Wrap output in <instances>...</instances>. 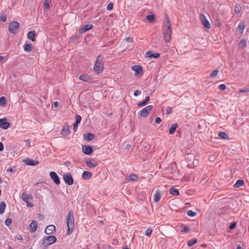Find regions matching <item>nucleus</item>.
I'll return each instance as SVG.
<instances>
[{"mask_svg": "<svg viewBox=\"0 0 249 249\" xmlns=\"http://www.w3.org/2000/svg\"><path fill=\"white\" fill-rule=\"evenodd\" d=\"M160 56V53H153L151 51H147L145 53V57L148 58H157Z\"/></svg>", "mask_w": 249, "mask_h": 249, "instance_id": "a211bd4d", "label": "nucleus"}, {"mask_svg": "<svg viewBox=\"0 0 249 249\" xmlns=\"http://www.w3.org/2000/svg\"><path fill=\"white\" fill-rule=\"evenodd\" d=\"M0 20L2 22H5L6 20V17L4 14L1 15L0 17Z\"/></svg>", "mask_w": 249, "mask_h": 249, "instance_id": "5fc2aeb1", "label": "nucleus"}, {"mask_svg": "<svg viewBox=\"0 0 249 249\" xmlns=\"http://www.w3.org/2000/svg\"><path fill=\"white\" fill-rule=\"evenodd\" d=\"M6 205L4 202H1V203H0V214H2L3 213H4L6 208Z\"/></svg>", "mask_w": 249, "mask_h": 249, "instance_id": "c756f323", "label": "nucleus"}, {"mask_svg": "<svg viewBox=\"0 0 249 249\" xmlns=\"http://www.w3.org/2000/svg\"><path fill=\"white\" fill-rule=\"evenodd\" d=\"M161 121V119L159 117H157L156 118H155V122L157 124H160Z\"/></svg>", "mask_w": 249, "mask_h": 249, "instance_id": "13d9d810", "label": "nucleus"}, {"mask_svg": "<svg viewBox=\"0 0 249 249\" xmlns=\"http://www.w3.org/2000/svg\"><path fill=\"white\" fill-rule=\"evenodd\" d=\"M85 140L86 141H90L94 139V136L91 133H88L84 135Z\"/></svg>", "mask_w": 249, "mask_h": 249, "instance_id": "393cba45", "label": "nucleus"}, {"mask_svg": "<svg viewBox=\"0 0 249 249\" xmlns=\"http://www.w3.org/2000/svg\"><path fill=\"white\" fill-rule=\"evenodd\" d=\"M6 104V99L5 97L2 96L0 98V105L4 106Z\"/></svg>", "mask_w": 249, "mask_h": 249, "instance_id": "e433bc0d", "label": "nucleus"}, {"mask_svg": "<svg viewBox=\"0 0 249 249\" xmlns=\"http://www.w3.org/2000/svg\"><path fill=\"white\" fill-rule=\"evenodd\" d=\"M53 106L55 107H58L59 106V103L58 102L56 101V102H54V103H53Z\"/></svg>", "mask_w": 249, "mask_h": 249, "instance_id": "0e129e2a", "label": "nucleus"}, {"mask_svg": "<svg viewBox=\"0 0 249 249\" xmlns=\"http://www.w3.org/2000/svg\"><path fill=\"white\" fill-rule=\"evenodd\" d=\"M130 147H131V145L129 144H127L125 146V148L126 149H129Z\"/></svg>", "mask_w": 249, "mask_h": 249, "instance_id": "69168bd1", "label": "nucleus"}, {"mask_svg": "<svg viewBox=\"0 0 249 249\" xmlns=\"http://www.w3.org/2000/svg\"><path fill=\"white\" fill-rule=\"evenodd\" d=\"M56 238L54 236L50 235L45 237L43 239L42 244L44 247H47L56 241Z\"/></svg>", "mask_w": 249, "mask_h": 249, "instance_id": "7ed1b4c3", "label": "nucleus"}, {"mask_svg": "<svg viewBox=\"0 0 249 249\" xmlns=\"http://www.w3.org/2000/svg\"><path fill=\"white\" fill-rule=\"evenodd\" d=\"M19 27V24L18 21H13L8 26V31L10 33L15 34L17 33V30Z\"/></svg>", "mask_w": 249, "mask_h": 249, "instance_id": "20e7f679", "label": "nucleus"}, {"mask_svg": "<svg viewBox=\"0 0 249 249\" xmlns=\"http://www.w3.org/2000/svg\"><path fill=\"white\" fill-rule=\"evenodd\" d=\"M187 214L188 216L191 217H194L196 215V212H193L192 210H188L187 212Z\"/></svg>", "mask_w": 249, "mask_h": 249, "instance_id": "ea45409f", "label": "nucleus"}, {"mask_svg": "<svg viewBox=\"0 0 249 249\" xmlns=\"http://www.w3.org/2000/svg\"><path fill=\"white\" fill-rule=\"evenodd\" d=\"M166 22L163 27L162 33L164 40L169 42L171 40L172 30L170 21L167 15H166Z\"/></svg>", "mask_w": 249, "mask_h": 249, "instance_id": "f257e3e1", "label": "nucleus"}, {"mask_svg": "<svg viewBox=\"0 0 249 249\" xmlns=\"http://www.w3.org/2000/svg\"><path fill=\"white\" fill-rule=\"evenodd\" d=\"M244 185V181L243 179H238L236 183L233 185V188H238Z\"/></svg>", "mask_w": 249, "mask_h": 249, "instance_id": "5701e85b", "label": "nucleus"}, {"mask_svg": "<svg viewBox=\"0 0 249 249\" xmlns=\"http://www.w3.org/2000/svg\"><path fill=\"white\" fill-rule=\"evenodd\" d=\"M153 230L151 228H147L145 231V235L150 237L152 233Z\"/></svg>", "mask_w": 249, "mask_h": 249, "instance_id": "a19ab883", "label": "nucleus"}, {"mask_svg": "<svg viewBox=\"0 0 249 249\" xmlns=\"http://www.w3.org/2000/svg\"><path fill=\"white\" fill-rule=\"evenodd\" d=\"M78 124L77 123H75L74 124H73V130L74 132H76L77 130V127H78Z\"/></svg>", "mask_w": 249, "mask_h": 249, "instance_id": "bf43d9fd", "label": "nucleus"}, {"mask_svg": "<svg viewBox=\"0 0 249 249\" xmlns=\"http://www.w3.org/2000/svg\"><path fill=\"white\" fill-rule=\"evenodd\" d=\"M93 28V25L91 24H86L84 25L80 28L79 32L80 34H82L84 33L87 32Z\"/></svg>", "mask_w": 249, "mask_h": 249, "instance_id": "4468645a", "label": "nucleus"}, {"mask_svg": "<svg viewBox=\"0 0 249 249\" xmlns=\"http://www.w3.org/2000/svg\"><path fill=\"white\" fill-rule=\"evenodd\" d=\"M50 176L51 179H53L54 183L56 185H59L60 183L59 178L55 172L51 171L50 173Z\"/></svg>", "mask_w": 249, "mask_h": 249, "instance_id": "9b49d317", "label": "nucleus"}, {"mask_svg": "<svg viewBox=\"0 0 249 249\" xmlns=\"http://www.w3.org/2000/svg\"><path fill=\"white\" fill-rule=\"evenodd\" d=\"M55 227L53 225L48 226L45 230V233L46 234L50 235L55 231Z\"/></svg>", "mask_w": 249, "mask_h": 249, "instance_id": "ddd939ff", "label": "nucleus"}, {"mask_svg": "<svg viewBox=\"0 0 249 249\" xmlns=\"http://www.w3.org/2000/svg\"><path fill=\"white\" fill-rule=\"evenodd\" d=\"M146 18L149 21H153L154 19V16L153 15H149L146 16Z\"/></svg>", "mask_w": 249, "mask_h": 249, "instance_id": "de8ad7c7", "label": "nucleus"}, {"mask_svg": "<svg viewBox=\"0 0 249 249\" xmlns=\"http://www.w3.org/2000/svg\"><path fill=\"white\" fill-rule=\"evenodd\" d=\"M7 171L8 172H13V169L11 167H9L7 169Z\"/></svg>", "mask_w": 249, "mask_h": 249, "instance_id": "338daca9", "label": "nucleus"}, {"mask_svg": "<svg viewBox=\"0 0 249 249\" xmlns=\"http://www.w3.org/2000/svg\"><path fill=\"white\" fill-rule=\"evenodd\" d=\"M82 152L86 155L91 156L93 153L92 147L89 145H84L82 148Z\"/></svg>", "mask_w": 249, "mask_h": 249, "instance_id": "1a4fd4ad", "label": "nucleus"}, {"mask_svg": "<svg viewBox=\"0 0 249 249\" xmlns=\"http://www.w3.org/2000/svg\"><path fill=\"white\" fill-rule=\"evenodd\" d=\"M63 179L66 183L69 185H71L73 183V179L70 173L63 175Z\"/></svg>", "mask_w": 249, "mask_h": 249, "instance_id": "6e6552de", "label": "nucleus"}, {"mask_svg": "<svg viewBox=\"0 0 249 249\" xmlns=\"http://www.w3.org/2000/svg\"><path fill=\"white\" fill-rule=\"evenodd\" d=\"M219 71L218 70H215L213 71L210 75V77L212 78L215 77L218 74Z\"/></svg>", "mask_w": 249, "mask_h": 249, "instance_id": "c03bdc74", "label": "nucleus"}, {"mask_svg": "<svg viewBox=\"0 0 249 249\" xmlns=\"http://www.w3.org/2000/svg\"><path fill=\"white\" fill-rule=\"evenodd\" d=\"M23 48L25 51L29 52L32 50V45L31 44H25L23 46Z\"/></svg>", "mask_w": 249, "mask_h": 249, "instance_id": "473e14b6", "label": "nucleus"}, {"mask_svg": "<svg viewBox=\"0 0 249 249\" xmlns=\"http://www.w3.org/2000/svg\"><path fill=\"white\" fill-rule=\"evenodd\" d=\"M21 197L23 200L26 202L27 207L31 208L33 206V204L31 202H30V200L32 199V196L31 195H28L23 193L22 194Z\"/></svg>", "mask_w": 249, "mask_h": 249, "instance_id": "39448f33", "label": "nucleus"}, {"mask_svg": "<svg viewBox=\"0 0 249 249\" xmlns=\"http://www.w3.org/2000/svg\"><path fill=\"white\" fill-rule=\"evenodd\" d=\"M104 69V65L103 63L95 62L93 69L95 73L99 74L101 73Z\"/></svg>", "mask_w": 249, "mask_h": 249, "instance_id": "9d476101", "label": "nucleus"}, {"mask_svg": "<svg viewBox=\"0 0 249 249\" xmlns=\"http://www.w3.org/2000/svg\"><path fill=\"white\" fill-rule=\"evenodd\" d=\"M239 92H249V86H247L242 89H240Z\"/></svg>", "mask_w": 249, "mask_h": 249, "instance_id": "37998d69", "label": "nucleus"}, {"mask_svg": "<svg viewBox=\"0 0 249 249\" xmlns=\"http://www.w3.org/2000/svg\"><path fill=\"white\" fill-rule=\"evenodd\" d=\"M196 238H193L188 241V246L189 247H192L197 243Z\"/></svg>", "mask_w": 249, "mask_h": 249, "instance_id": "2f4dec72", "label": "nucleus"}, {"mask_svg": "<svg viewBox=\"0 0 249 249\" xmlns=\"http://www.w3.org/2000/svg\"><path fill=\"white\" fill-rule=\"evenodd\" d=\"M161 198V192L157 191L156 194L154 195V200L155 202H158L160 201Z\"/></svg>", "mask_w": 249, "mask_h": 249, "instance_id": "b1692460", "label": "nucleus"}, {"mask_svg": "<svg viewBox=\"0 0 249 249\" xmlns=\"http://www.w3.org/2000/svg\"><path fill=\"white\" fill-rule=\"evenodd\" d=\"M24 162L26 163V164L31 166H35L38 164L39 163L38 160H34L29 158H27L26 160H25Z\"/></svg>", "mask_w": 249, "mask_h": 249, "instance_id": "dca6fc26", "label": "nucleus"}, {"mask_svg": "<svg viewBox=\"0 0 249 249\" xmlns=\"http://www.w3.org/2000/svg\"><path fill=\"white\" fill-rule=\"evenodd\" d=\"M10 123L7 122L6 118L0 119V127L3 129H6L10 126Z\"/></svg>", "mask_w": 249, "mask_h": 249, "instance_id": "f8f14e48", "label": "nucleus"}, {"mask_svg": "<svg viewBox=\"0 0 249 249\" xmlns=\"http://www.w3.org/2000/svg\"><path fill=\"white\" fill-rule=\"evenodd\" d=\"M36 33L35 31H30L27 34L28 38L32 41L35 40V38L36 36Z\"/></svg>", "mask_w": 249, "mask_h": 249, "instance_id": "4be33fe9", "label": "nucleus"}, {"mask_svg": "<svg viewBox=\"0 0 249 249\" xmlns=\"http://www.w3.org/2000/svg\"><path fill=\"white\" fill-rule=\"evenodd\" d=\"M236 249H243L240 245L237 246Z\"/></svg>", "mask_w": 249, "mask_h": 249, "instance_id": "774afa93", "label": "nucleus"}, {"mask_svg": "<svg viewBox=\"0 0 249 249\" xmlns=\"http://www.w3.org/2000/svg\"><path fill=\"white\" fill-rule=\"evenodd\" d=\"M149 101V96H147L145 98V99L143 101L138 103V106L139 107H142L143 106H144L147 104V102Z\"/></svg>", "mask_w": 249, "mask_h": 249, "instance_id": "a878e982", "label": "nucleus"}, {"mask_svg": "<svg viewBox=\"0 0 249 249\" xmlns=\"http://www.w3.org/2000/svg\"><path fill=\"white\" fill-rule=\"evenodd\" d=\"M131 69L134 71L136 73L142 74L143 73V69L141 66L133 65L131 67Z\"/></svg>", "mask_w": 249, "mask_h": 249, "instance_id": "2eb2a0df", "label": "nucleus"}, {"mask_svg": "<svg viewBox=\"0 0 249 249\" xmlns=\"http://www.w3.org/2000/svg\"><path fill=\"white\" fill-rule=\"evenodd\" d=\"M169 192L170 194L175 196H178L179 195L178 190L174 188V187H171L170 189Z\"/></svg>", "mask_w": 249, "mask_h": 249, "instance_id": "cd10ccee", "label": "nucleus"}, {"mask_svg": "<svg viewBox=\"0 0 249 249\" xmlns=\"http://www.w3.org/2000/svg\"><path fill=\"white\" fill-rule=\"evenodd\" d=\"M80 38H81V36L79 35H75L72 36L71 37V40L73 42H76L77 43L80 40Z\"/></svg>", "mask_w": 249, "mask_h": 249, "instance_id": "7c9ffc66", "label": "nucleus"}, {"mask_svg": "<svg viewBox=\"0 0 249 249\" xmlns=\"http://www.w3.org/2000/svg\"><path fill=\"white\" fill-rule=\"evenodd\" d=\"M82 118L81 116L79 115H76L75 116V122L78 124H79L81 121Z\"/></svg>", "mask_w": 249, "mask_h": 249, "instance_id": "09e8293b", "label": "nucleus"}, {"mask_svg": "<svg viewBox=\"0 0 249 249\" xmlns=\"http://www.w3.org/2000/svg\"><path fill=\"white\" fill-rule=\"evenodd\" d=\"M125 40L127 42H132L133 41V39L130 37H126Z\"/></svg>", "mask_w": 249, "mask_h": 249, "instance_id": "680f3d73", "label": "nucleus"}, {"mask_svg": "<svg viewBox=\"0 0 249 249\" xmlns=\"http://www.w3.org/2000/svg\"><path fill=\"white\" fill-rule=\"evenodd\" d=\"M43 6L44 8L46 9H49L50 8L49 3L47 0H44L43 2Z\"/></svg>", "mask_w": 249, "mask_h": 249, "instance_id": "79ce46f5", "label": "nucleus"}, {"mask_svg": "<svg viewBox=\"0 0 249 249\" xmlns=\"http://www.w3.org/2000/svg\"><path fill=\"white\" fill-rule=\"evenodd\" d=\"M245 27L246 26L244 23H240L237 28V31H239L240 33H242L245 28Z\"/></svg>", "mask_w": 249, "mask_h": 249, "instance_id": "c85d7f7f", "label": "nucleus"}, {"mask_svg": "<svg viewBox=\"0 0 249 249\" xmlns=\"http://www.w3.org/2000/svg\"><path fill=\"white\" fill-rule=\"evenodd\" d=\"M186 159H187L189 162H191L192 160H193L194 159V156L192 154H187V157L186 158Z\"/></svg>", "mask_w": 249, "mask_h": 249, "instance_id": "3c124183", "label": "nucleus"}, {"mask_svg": "<svg viewBox=\"0 0 249 249\" xmlns=\"http://www.w3.org/2000/svg\"><path fill=\"white\" fill-rule=\"evenodd\" d=\"M153 108V106L152 105H149L142 108L140 111L141 116L142 117H147Z\"/></svg>", "mask_w": 249, "mask_h": 249, "instance_id": "423d86ee", "label": "nucleus"}, {"mask_svg": "<svg viewBox=\"0 0 249 249\" xmlns=\"http://www.w3.org/2000/svg\"><path fill=\"white\" fill-rule=\"evenodd\" d=\"M71 132L69 129V125L68 124L65 125L62 128L61 134L64 137L68 136L70 134Z\"/></svg>", "mask_w": 249, "mask_h": 249, "instance_id": "f3484780", "label": "nucleus"}, {"mask_svg": "<svg viewBox=\"0 0 249 249\" xmlns=\"http://www.w3.org/2000/svg\"><path fill=\"white\" fill-rule=\"evenodd\" d=\"M12 220L11 218H9L5 220V224L6 226H9L12 223Z\"/></svg>", "mask_w": 249, "mask_h": 249, "instance_id": "49530a36", "label": "nucleus"}, {"mask_svg": "<svg viewBox=\"0 0 249 249\" xmlns=\"http://www.w3.org/2000/svg\"><path fill=\"white\" fill-rule=\"evenodd\" d=\"M82 177L84 179L87 180L91 178L92 173L89 171H84Z\"/></svg>", "mask_w": 249, "mask_h": 249, "instance_id": "412c9836", "label": "nucleus"}, {"mask_svg": "<svg viewBox=\"0 0 249 249\" xmlns=\"http://www.w3.org/2000/svg\"><path fill=\"white\" fill-rule=\"evenodd\" d=\"M235 227H236V223L235 222H234L231 224L229 228L231 230H232V229H234L235 228Z\"/></svg>", "mask_w": 249, "mask_h": 249, "instance_id": "052dcab7", "label": "nucleus"}, {"mask_svg": "<svg viewBox=\"0 0 249 249\" xmlns=\"http://www.w3.org/2000/svg\"><path fill=\"white\" fill-rule=\"evenodd\" d=\"M239 46L242 48H245L246 47L247 43L245 39H242L240 40L239 43Z\"/></svg>", "mask_w": 249, "mask_h": 249, "instance_id": "58836bf2", "label": "nucleus"}, {"mask_svg": "<svg viewBox=\"0 0 249 249\" xmlns=\"http://www.w3.org/2000/svg\"><path fill=\"white\" fill-rule=\"evenodd\" d=\"M79 79L83 81L88 82L89 80V76L87 74L81 75L79 77Z\"/></svg>", "mask_w": 249, "mask_h": 249, "instance_id": "c9c22d12", "label": "nucleus"}, {"mask_svg": "<svg viewBox=\"0 0 249 249\" xmlns=\"http://www.w3.org/2000/svg\"><path fill=\"white\" fill-rule=\"evenodd\" d=\"M218 136L221 138L226 140L228 139V136L226 133L224 132H221L218 133Z\"/></svg>", "mask_w": 249, "mask_h": 249, "instance_id": "72a5a7b5", "label": "nucleus"}, {"mask_svg": "<svg viewBox=\"0 0 249 249\" xmlns=\"http://www.w3.org/2000/svg\"><path fill=\"white\" fill-rule=\"evenodd\" d=\"M218 89L220 90H224L226 89V85L225 84H221L219 86Z\"/></svg>", "mask_w": 249, "mask_h": 249, "instance_id": "603ef678", "label": "nucleus"}, {"mask_svg": "<svg viewBox=\"0 0 249 249\" xmlns=\"http://www.w3.org/2000/svg\"><path fill=\"white\" fill-rule=\"evenodd\" d=\"M138 178V177L135 174H131L128 176V180L135 181Z\"/></svg>", "mask_w": 249, "mask_h": 249, "instance_id": "4c0bfd02", "label": "nucleus"}, {"mask_svg": "<svg viewBox=\"0 0 249 249\" xmlns=\"http://www.w3.org/2000/svg\"><path fill=\"white\" fill-rule=\"evenodd\" d=\"M4 149V146L3 143L0 142V152L2 151Z\"/></svg>", "mask_w": 249, "mask_h": 249, "instance_id": "e2e57ef3", "label": "nucleus"}, {"mask_svg": "<svg viewBox=\"0 0 249 249\" xmlns=\"http://www.w3.org/2000/svg\"><path fill=\"white\" fill-rule=\"evenodd\" d=\"M200 18L201 20V23L204 26L205 28L206 29H209L211 28V24L209 21L206 18V17L204 15V14H201L200 16Z\"/></svg>", "mask_w": 249, "mask_h": 249, "instance_id": "0eeeda50", "label": "nucleus"}, {"mask_svg": "<svg viewBox=\"0 0 249 249\" xmlns=\"http://www.w3.org/2000/svg\"><path fill=\"white\" fill-rule=\"evenodd\" d=\"M242 9V7L240 4H237L234 7V12L236 14H238L240 13Z\"/></svg>", "mask_w": 249, "mask_h": 249, "instance_id": "f704fd0d", "label": "nucleus"}, {"mask_svg": "<svg viewBox=\"0 0 249 249\" xmlns=\"http://www.w3.org/2000/svg\"><path fill=\"white\" fill-rule=\"evenodd\" d=\"M37 223L35 220H33L30 224V231L34 232L37 229Z\"/></svg>", "mask_w": 249, "mask_h": 249, "instance_id": "aec40b11", "label": "nucleus"}, {"mask_svg": "<svg viewBox=\"0 0 249 249\" xmlns=\"http://www.w3.org/2000/svg\"><path fill=\"white\" fill-rule=\"evenodd\" d=\"M173 110V107H168L166 108V113L167 114H170L172 113Z\"/></svg>", "mask_w": 249, "mask_h": 249, "instance_id": "864d4df0", "label": "nucleus"}, {"mask_svg": "<svg viewBox=\"0 0 249 249\" xmlns=\"http://www.w3.org/2000/svg\"><path fill=\"white\" fill-rule=\"evenodd\" d=\"M178 124L177 123H175L173 124L171 127L170 128L169 130V134L170 135H172L174 134L175 132L176 131V130L177 128L178 127Z\"/></svg>", "mask_w": 249, "mask_h": 249, "instance_id": "bb28decb", "label": "nucleus"}, {"mask_svg": "<svg viewBox=\"0 0 249 249\" xmlns=\"http://www.w3.org/2000/svg\"><path fill=\"white\" fill-rule=\"evenodd\" d=\"M67 226L68 227L67 235H70L72 232L74 228V218L72 211H70L68 213L67 217Z\"/></svg>", "mask_w": 249, "mask_h": 249, "instance_id": "f03ea898", "label": "nucleus"}, {"mask_svg": "<svg viewBox=\"0 0 249 249\" xmlns=\"http://www.w3.org/2000/svg\"><path fill=\"white\" fill-rule=\"evenodd\" d=\"M190 229L189 228L186 226H184V227L182 228V232H188V231H190Z\"/></svg>", "mask_w": 249, "mask_h": 249, "instance_id": "6e6d98bb", "label": "nucleus"}, {"mask_svg": "<svg viewBox=\"0 0 249 249\" xmlns=\"http://www.w3.org/2000/svg\"><path fill=\"white\" fill-rule=\"evenodd\" d=\"M141 93V90L137 89V90H135V91H134V95L135 96H138L139 95H140Z\"/></svg>", "mask_w": 249, "mask_h": 249, "instance_id": "4d7b16f0", "label": "nucleus"}, {"mask_svg": "<svg viewBox=\"0 0 249 249\" xmlns=\"http://www.w3.org/2000/svg\"><path fill=\"white\" fill-rule=\"evenodd\" d=\"M104 59V56L100 54L97 58L95 62L102 63V61Z\"/></svg>", "mask_w": 249, "mask_h": 249, "instance_id": "a18cd8bd", "label": "nucleus"}, {"mask_svg": "<svg viewBox=\"0 0 249 249\" xmlns=\"http://www.w3.org/2000/svg\"><path fill=\"white\" fill-rule=\"evenodd\" d=\"M85 163L89 168L92 169L94 168L97 165V163L96 162H92L90 159L86 160H85Z\"/></svg>", "mask_w": 249, "mask_h": 249, "instance_id": "6ab92c4d", "label": "nucleus"}, {"mask_svg": "<svg viewBox=\"0 0 249 249\" xmlns=\"http://www.w3.org/2000/svg\"><path fill=\"white\" fill-rule=\"evenodd\" d=\"M113 4L112 2H110L107 4V9L108 11H110L113 9Z\"/></svg>", "mask_w": 249, "mask_h": 249, "instance_id": "8fccbe9b", "label": "nucleus"}]
</instances>
